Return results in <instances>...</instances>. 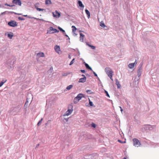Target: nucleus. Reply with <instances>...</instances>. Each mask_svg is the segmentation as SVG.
<instances>
[{"label":"nucleus","mask_w":159,"mask_h":159,"mask_svg":"<svg viewBox=\"0 0 159 159\" xmlns=\"http://www.w3.org/2000/svg\"><path fill=\"white\" fill-rule=\"evenodd\" d=\"M93 73L94 74V75L95 76H97V74L95 73V72H94V71H93Z\"/></svg>","instance_id":"f704fd0d"},{"label":"nucleus","mask_w":159,"mask_h":159,"mask_svg":"<svg viewBox=\"0 0 159 159\" xmlns=\"http://www.w3.org/2000/svg\"><path fill=\"white\" fill-rule=\"evenodd\" d=\"M72 28L73 32L74 33H75L76 30V28L74 26H72Z\"/></svg>","instance_id":"a211bd4d"},{"label":"nucleus","mask_w":159,"mask_h":159,"mask_svg":"<svg viewBox=\"0 0 159 159\" xmlns=\"http://www.w3.org/2000/svg\"><path fill=\"white\" fill-rule=\"evenodd\" d=\"M73 86L72 85H69L66 87V89L68 90H70L72 88Z\"/></svg>","instance_id":"4be33fe9"},{"label":"nucleus","mask_w":159,"mask_h":159,"mask_svg":"<svg viewBox=\"0 0 159 159\" xmlns=\"http://www.w3.org/2000/svg\"><path fill=\"white\" fill-rule=\"evenodd\" d=\"M12 2L13 3L18 5L19 6H21V2L20 0H13Z\"/></svg>","instance_id":"39448f33"},{"label":"nucleus","mask_w":159,"mask_h":159,"mask_svg":"<svg viewBox=\"0 0 159 159\" xmlns=\"http://www.w3.org/2000/svg\"><path fill=\"white\" fill-rule=\"evenodd\" d=\"M8 36L10 39H12L13 36V34L12 33H9L8 34Z\"/></svg>","instance_id":"6ab92c4d"},{"label":"nucleus","mask_w":159,"mask_h":159,"mask_svg":"<svg viewBox=\"0 0 159 159\" xmlns=\"http://www.w3.org/2000/svg\"><path fill=\"white\" fill-rule=\"evenodd\" d=\"M118 141H119V142H120V143H121V141H120V140H118Z\"/></svg>","instance_id":"a19ab883"},{"label":"nucleus","mask_w":159,"mask_h":159,"mask_svg":"<svg viewBox=\"0 0 159 159\" xmlns=\"http://www.w3.org/2000/svg\"><path fill=\"white\" fill-rule=\"evenodd\" d=\"M27 16V15H25V16Z\"/></svg>","instance_id":"c03bdc74"},{"label":"nucleus","mask_w":159,"mask_h":159,"mask_svg":"<svg viewBox=\"0 0 159 159\" xmlns=\"http://www.w3.org/2000/svg\"><path fill=\"white\" fill-rule=\"evenodd\" d=\"M6 12H7V11H5V12H2V14H5V13H6Z\"/></svg>","instance_id":"ea45409f"},{"label":"nucleus","mask_w":159,"mask_h":159,"mask_svg":"<svg viewBox=\"0 0 159 159\" xmlns=\"http://www.w3.org/2000/svg\"><path fill=\"white\" fill-rule=\"evenodd\" d=\"M123 159H126V157L124 158Z\"/></svg>","instance_id":"37998d69"},{"label":"nucleus","mask_w":159,"mask_h":159,"mask_svg":"<svg viewBox=\"0 0 159 159\" xmlns=\"http://www.w3.org/2000/svg\"><path fill=\"white\" fill-rule=\"evenodd\" d=\"M82 76L84 77L80 79L79 81V82L84 83L85 82L86 80V78L84 75H82Z\"/></svg>","instance_id":"423d86ee"},{"label":"nucleus","mask_w":159,"mask_h":159,"mask_svg":"<svg viewBox=\"0 0 159 159\" xmlns=\"http://www.w3.org/2000/svg\"><path fill=\"white\" fill-rule=\"evenodd\" d=\"M137 64L136 60L135 61V62L134 63L129 64L128 65V67L130 68H131V69L132 68L134 67L135 64Z\"/></svg>","instance_id":"1a4fd4ad"},{"label":"nucleus","mask_w":159,"mask_h":159,"mask_svg":"<svg viewBox=\"0 0 159 159\" xmlns=\"http://www.w3.org/2000/svg\"><path fill=\"white\" fill-rule=\"evenodd\" d=\"M79 100L76 97L75 98L74 100V102L75 103H77L79 101Z\"/></svg>","instance_id":"412c9836"},{"label":"nucleus","mask_w":159,"mask_h":159,"mask_svg":"<svg viewBox=\"0 0 159 159\" xmlns=\"http://www.w3.org/2000/svg\"><path fill=\"white\" fill-rule=\"evenodd\" d=\"M119 107L120 108V110L122 112L123 111V109H122V107L120 106Z\"/></svg>","instance_id":"4c0bfd02"},{"label":"nucleus","mask_w":159,"mask_h":159,"mask_svg":"<svg viewBox=\"0 0 159 159\" xmlns=\"http://www.w3.org/2000/svg\"><path fill=\"white\" fill-rule=\"evenodd\" d=\"M51 3V2L50 0H46L45 1V4L47 5L50 4Z\"/></svg>","instance_id":"aec40b11"},{"label":"nucleus","mask_w":159,"mask_h":159,"mask_svg":"<svg viewBox=\"0 0 159 159\" xmlns=\"http://www.w3.org/2000/svg\"><path fill=\"white\" fill-rule=\"evenodd\" d=\"M87 44L89 46L91 47L92 49H94L95 48V46L88 44L87 43Z\"/></svg>","instance_id":"cd10ccee"},{"label":"nucleus","mask_w":159,"mask_h":159,"mask_svg":"<svg viewBox=\"0 0 159 159\" xmlns=\"http://www.w3.org/2000/svg\"><path fill=\"white\" fill-rule=\"evenodd\" d=\"M75 58H73L72 59V60L70 62V63L69 64L70 65H71L74 63V61H75Z\"/></svg>","instance_id":"b1692460"},{"label":"nucleus","mask_w":159,"mask_h":159,"mask_svg":"<svg viewBox=\"0 0 159 159\" xmlns=\"http://www.w3.org/2000/svg\"><path fill=\"white\" fill-rule=\"evenodd\" d=\"M55 49L56 52L58 53H59L60 52V48L58 46H56L55 47Z\"/></svg>","instance_id":"9d476101"},{"label":"nucleus","mask_w":159,"mask_h":159,"mask_svg":"<svg viewBox=\"0 0 159 159\" xmlns=\"http://www.w3.org/2000/svg\"><path fill=\"white\" fill-rule=\"evenodd\" d=\"M92 127H93V128H95L96 127V125L95 124L92 123Z\"/></svg>","instance_id":"473e14b6"},{"label":"nucleus","mask_w":159,"mask_h":159,"mask_svg":"<svg viewBox=\"0 0 159 159\" xmlns=\"http://www.w3.org/2000/svg\"><path fill=\"white\" fill-rule=\"evenodd\" d=\"M100 25L101 27H105V24H104V23L103 22H101Z\"/></svg>","instance_id":"5701e85b"},{"label":"nucleus","mask_w":159,"mask_h":159,"mask_svg":"<svg viewBox=\"0 0 159 159\" xmlns=\"http://www.w3.org/2000/svg\"><path fill=\"white\" fill-rule=\"evenodd\" d=\"M81 71L83 73H85V71L84 70H81Z\"/></svg>","instance_id":"c9c22d12"},{"label":"nucleus","mask_w":159,"mask_h":159,"mask_svg":"<svg viewBox=\"0 0 159 159\" xmlns=\"http://www.w3.org/2000/svg\"><path fill=\"white\" fill-rule=\"evenodd\" d=\"M58 29L60 31H62V32H63V33H65V31L63 30L60 27H58Z\"/></svg>","instance_id":"bb28decb"},{"label":"nucleus","mask_w":159,"mask_h":159,"mask_svg":"<svg viewBox=\"0 0 159 159\" xmlns=\"http://www.w3.org/2000/svg\"><path fill=\"white\" fill-rule=\"evenodd\" d=\"M105 71L106 73L107 74L108 76L110 77V79L112 80H113V79L112 78L113 73V71L110 68L108 67L106 68L105 69Z\"/></svg>","instance_id":"f257e3e1"},{"label":"nucleus","mask_w":159,"mask_h":159,"mask_svg":"<svg viewBox=\"0 0 159 159\" xmlns=\"http://www.w3.org/2000/svg\"><path fill=\"white\" fill-rule=\"evenodd\" d=\"M67 75V73H64L63 74H62V75L64 76H66Z\"/></svg>","instance_id":"e433bc0d"},{"label":"nucleus","mask_w":159,"mask_h":159,"mask_svg":"<svg viewBox=\"0 0 159 159\" xmlns=\"http://www.w3.org/2000/svg\"><path fill=\"white\" fill-rule=\"evenodd\" d=\"M53 15L54 17H59L60 16V13L57 11H56L54 13L53 12Z\"/></svg>","instance_id":"6e6552de"},{"label":"nucleus","mask_w":159,"mask_h":159,"mask_svg":"<svg viewBox=\"0 0 159 159\" xmlns=\"http://www.w3.org/2000/svg\"><path fill=\"white\" fill-rule=\"evenodd\" d=\"M5 6H9V7H13L14 6V5H10L9 4H8L7 3H6L5 4Z\"/></svg>","instance_id":"c756f323"},{"label":"nucleus","mask_w":159,"mask_h":159,"mask_svg":"<svg viewBox=\"0 0 159 159\" xmlns=\"http://www.w3.org/2000/svg\"><path fill=\"white\" fill-rule=\"evenodd\" d=\"M78 3L80 7H84V5L83 4L82 2L80 1H78Z\"/></svg>","instance_id":"2eb2a0df"},{"label":"nucleus","mask_w":159,"mask_h":159,"mask_svg":"<svg viewBox=\"0 0 159 159\" xmlns=\"http://www.w3.org/2000/svg\"><path fill=\"white\" fill-rule=\"evenodd\" d=\"M7 81V80H5L4 81H2L0 83V87H1L3 84L6 82Z\"/></svg>","instance_id":"393cba45"},{"label":"nucleus","mask_w":159,"mask_h":159,"mask_svg":"<svg viewBox=\"0 0 159 159\" xmlns=\"http://www.w3.org/2000/svg\"><path fill=\"white\" fill-rule=\"evenodd\" d=\"M36 9L37 11H43L44 10V9H41L38 7L36 8Z\"/></svg>","instance_id":"c85d7f7f"},{"label":"nucleus","mask_w":159,"mask_h":159,"mask_svg":"<svg viewBox=\"0 0 159 159\" xmlns=\"http://www.w3.org/2000/svg\"><path fill=\"white\" fill-rule=\"evenodd\" d=\"M68 57L69 59H71V57L70 56V55H69V56H68Z\"/></svg>","instance_id":"58836bf2"},{"label":"nucleus","mask_w":159,"mask_h":159,"mask_svg":"<svg viewBox=\"0 0 159 159\" xmlns=\"http://www.w3.org/2000/svg\"><path fill=\"white\" fill-rule=\"evenodd\" d=\"M85 11L86 14L88 15V17L89 18L90 16V13L89 11L87 9L85 10Z\"/></svg>","instance_id":"f3484780"},{"label":"nucleus","mask_w":159,"mask_h":159,"mask_svg":"<svg viewBox=\"0 0 159 159\" xmlns=\"http://www.w3.org/2000/svg\"><path fill=\"white\" fill-rule=\"evenodd\" d=\"M73 111V109H69L66 112L65 114L64 115V116H68Z\"/></svg>","instance_id":"0eeeda50"},{"label":"nucleus","mask_w":159,"mask_h":159,"mask_svg":"<svg viewBox=\"0 0 159 159\" xmlns=\"http://www.w3.org/2000/svg\"><path fill=\"white\" fill-rule=\"evenodd\" d=\"M133 141L134 146L137 147H139L141 145L139 141L137 139H133Z\"/></svg>","instance_id":"7ed1b4c3"},{"label":"nucleus","mask_w":159,"mask_h":159,"mask_svg":"<svg viewBox=\"0 0 159 159\" xmlns=\"http://www.w3.org/2000/svg\"><path fill=\"white\" fill-rule=\"evenodd\" d=\"M105 93H106V95H107V97H109H109H110V96H109V94H108V93L107 92V91L105 90Z\"/></svg>","instance_id":"7c9ffc66"},{"label":"nucleus","mask_w":159,"mask_h":159,"mask_svg":"<svg viewBox=\"0 0 159 159\" xmlns=\"http://www.w3.org/2000/svg\"><path fill=\"white\" fill-rule=\"evenodd\" d=\"M37 55L39 57H44V54L43 52L38 53L37 54Z\"/></svg>","instance_id":"4468645a"},{"label":"nucleus","mask_w":159,"mask_h":159,"mask_svg":"<svg viewBox=\"0 0 159 159\" xmlns=\"http://www.w3.org/2000/svg\"><path fill=\"white\" fill-rule=\"evenodd\" d=\"M84 96L83 94L82 93H80L78 95L76 98H78L79 100H80L81 98L84 97Z\"/></svg>","instance_id":"f8f14e48"},{"label":"nucleus","mask_w":159,"mask_h":159,"mask_svg":"<svg viewBox=\"0 0 159 159\" xmlns=\"http://www.w3.org/2000/svg\"><path fill=\"white\" fill-rule=\"evenodd\" d=\"M116 85H117V87L118 88H120L121 87V85L120 84L119 82L118 81L116 80Z\"/></svg>","instance_id":"ddd939ff"},{"label":"nucleus","mask_w":159,"mask_h":159,"mask_svg":"<svg viewBox=\"0 0 159 159\" xmlns=\"http://www.w3.org/2000/svg\"><path fill=\"white\" fill-rule=\"evenodd\" d=\"M80 40L82 42L84 41V35L82 33H80Z\"/></svg>","instance_id":"9b49d317"},{"label":"nucleus","mask_w":159,"mask_h":159,"mask_svg":"<svg viewBox=\"0 0 159 159\" xmlns=\"http://www.w3.org/2000/svg\"><path fill=\"white\" fill-rule=\"evenodd\" d=\"M59 31L53 28L52 27H49V30H47V34H51L55 33H58Z\"/></svg>","instance_id":"f03ea898"},{"label":"nucleus","mask_w":159,"mask_h":159,"mask_svg":"<svg viewBox=\"0 0 159 159\" xmlns=\"http://www.w3.org/2000/svg\"><path fill=\"white\" fill-rule=\"evenodd\" d=\"M85 65L87 69L90 70H91L93 71L92 68L89 66L87 63H85Z\"/></svg>","instance_id":"dca6fc26"},{"label":"nucleus","mask_w":159,"mask_h":159,"mask_svg":"<svg viewBox=\"0 0 159 159\" xmlns=\"http://www.w3.org/2000/svg\"><path fill=\"white\" fill-rule=\"evenodd\" d=\"M89 104L90 105V106H93V102L90 101V100L89 99Z\"/></svg>","instance_id":"2f4dec72"},{"label":"nucleus","mask_w":159,"mask_h":159,"mask_svg":"<svg viewBox=\"0 0 159 159\" xmlns=\"http://www.w3.org/2000/svg\"><path fill=\"white\" fill-rule=\"evenodd\" d=\"M65 35V36H66V37H68V35H66H66Z\"/></svg>","instance_id":"79ce46f5"},{"label":"nucleus","mask_w":159,"mask_h":159,"mask_svg":"<svg viewBox=\"0 0 159 159\" xmlns=\"http://www.w3.org/2000/svg\"><path fill=\"white\" fill-rule=\"evenodd\" d=\"M86 92L87 93H91V90H88L86 91Z\"/></svg>","instance_id":"72a5a7b5"},{"label":"nucleus","mask_w":159,"mask_h":159,"mask_svg":"<svg viewBox=\"0 0 159 159\" xmlns=\"http://www.w3.org/2000/svg\"><path fill=\"white\" fill-rule=\"evenodd\" d=\"M43 120V118H42V119H41V120H40L38 122V124H37V125H38V126L40 125L41 124V123H42V121Z\"/></svg>","instance_id":"a878e982"},{"label":"nucleus","mask_w":159,"mask_h":159,"mask_svg":"<svg viewBox=\"0 0 159 159\" xmlns=\"http://www.w3.org/2000/svg\"><path fill=\"white\" fill-rule=\"evenodd\" d=\"M8 25L11 27H14L17 25L16 22L14 21H11L8 23Z\"/></svg>","instance_id":"20e7f679"}]
</instances>
